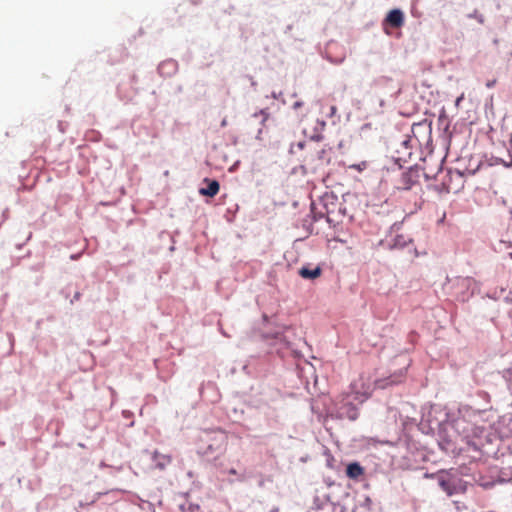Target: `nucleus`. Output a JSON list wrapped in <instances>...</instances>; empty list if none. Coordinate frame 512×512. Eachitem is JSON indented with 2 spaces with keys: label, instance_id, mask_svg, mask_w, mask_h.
Returning <instances> with one entry per match:
<instances>
[{
  "label": "nucleus",
  "instance_id": "f257e3e1",
  "mask_svg": "<svg viewBox=\"0 0 512 512\" xmlns=\"http://www.w3.org/2000/svg\"><path fill=\"white\" fill-rule=\"evenodd\" d=\"M403 375L391 376L387 379H381L373 381L369 373H361L356 379L350 384L351 393L354 395V399L359 402L367 400L375 387L384 389L389 385L398 384L402 382Z\"/></svg>",
  "mask_w": 512,
  "mask_h": 512
},
{
  "label": "nucleus",
  "instance_id": "f03ea898",
  "mask_svg": "<svg viewBox=\"0 0 512 512\" xmlns=\"http://www.w3.org/2000/svg\"><path fill=\"white\" fill-rule=\"evenodd\" d=\"M403 23L404 13L400 9H393L385 17L383 25L385 28L399 29Z\"/></svg>",
  "mask_w": 512,
  "mask_h": 512
},
{
  "label": "nucleus",
  "instance_id": "7ed1b4c3",
  "mask_svg": "<svg viewBox=\"0 0 512 512\" xmlns=\"http://www.w3.org/2000/svg\"><path fill=\"white\" fill-rule=\"evenodd\" d=\"M204 182L208 184L206 188H200L199 194L202 196L214 197L220 190V184L216 180L204 179Z\"/></svg>",
  "mask_w": 512,
  "mask_h": 512
},
{
  "label": "nucleus",
  "instance_id": "20e7f679",
  "mask_svg": "<svg viewBox=\"0 0 512 512\" xmlns=\"http://www.w3.org/2000/svg\"><path fill=\"white\" fill-rule=\"evenodd\" d=\"M417 175L415 172H404L400 178V184L398 188L403 190H409L416 183Z\"/></svg>",
  "mask_w": 512,
  "mask_h": 512
},
{
  "label": "nucleus",
  "instance_id": "39448f33",
  "mask_svg": "<svg viewBox=\"0 0 512 512\" xmlns=\"http://www.w3.org/2000/svg\"><path fill=\"white\" fill-rule=\"evenodd\" d=\"M346 475L350 479H358L364 475V468L357 462H353L347 465Z\"/></svg>",
  "mask_w": 512,
  "mask_h": 512
},
{
  "label": "nucleus",
  "instance_id": "423d86ee",
  "mask_svg": "<svg viewBox=\"0 0 512 512\" xmlns=\"http://www.w3.org/2000/svg\"><path fill=\"white\" fill-rule=\"evenodd\" d=\"M321 272L322 271H321L320 267H316L314 269H309L307 267H302L299 270V275L302 278H305V279H316V278H318L321 275Z\"/></svg>",
  "mask_w": 512,
  "mask_h": 512
},
{
  "label": "nucleus",
  "instance_id": "0eeeda50",
  "mask_svg": "<svg viewBox=\"0 0 512 512\" xmlns=\"http://www.w3.org/2000/svg\"><path fill=\"white\" fill-rule=\"evenodd\" d=\"M411 141L412 140L408 138L401 142V147L404 148V151L402 152L401 150H397V152L399 153L398 159L406 161L407 158L411 156Z\"/></svg>",
  "mask_w": 512,
  "mask_h": 512
},
{
  "label": "nucleus",
  "instance_id": "6e6552de",
  "mask_svg": "<svg viewBox=\"0 0 512 512\" xmlns=\"http://www.w3.org/2000/svg\"><path fill=\"white\" fill-rule=\"evenodd\" d=\"M439 486L441 487V489L443 491L446 492V494L448 496H452L453 494H455L457 492L456 490V485L453 484L451 481L449 480H446V479H443V478H440L439 479Z\"/></svg>",
  "mask_w": 512,
  "mask_h": 512
},
{
  "label": "nucleus",
  "instance_id": "1a4fd4ad",
  "mask_svg": "<svg viewBox=\"0 0 512 512\" xmlns=\"http://www.w3.org/2000/svg\"><path fill=\"white\" fill-rule=\"evenodd\" d=\"M153 459L156 461V465L161 469L171 462L170 456L162 455L158 452H154Z\"/></svg>",
  "mask_w": 512,
  "mask_h": 512
},
{
  "label": "nucleus",
  "instance_id": "9d476101",
  "mask_svg": "<svg viewBox=\"0 0 512 512\" xmlns=\"http://www.w3.org/2000/svg\"><path fill=\"white\" fill-rule=\"evenodd\" d=\"M456 284L460 287L470 289L475 284V280L471 277H458Z\"/></svg>",
  "mask_w": 512,
  "mask_h": 512
},
{
  "label": "nucleus",
  "instance_id": "9b49d317",
  "mask_svg": "<svg viewBox=\"0 0 512 512\" xmlns=\"http://www.w3.org/2000/svg\"><path fill=\"white\" fill-rule=\"evenodd\" d=\"M254 116L261 117V125L265 126V123L268 120L270 114L266 109H262L258 113H255Z\"/></svg>",
  "mask_w": 512,
  "mask_h": 512
},
{
  "label": "nucleus",
  "instance_id": "f8f14e48",
  "mask_svg": "<svg viewBox=\"0 0 512 512\" xmlns=\"http://www.w3.org/2000/svg\"><path fill=\"white\" fill-rule=\"evenodd\" d=\"M358 416L357 409L354 406H351L347 412V417L351 420H355Z\"/></svg>",
  "mask_w": 512,
  "mask_h": 512
},
{
  "label": "nucleus",
  "instance_id": "ddd939ff",
  "mask_svg": "<svg viewBox=\"0 0 512 512\" xmlns=\"http://www.w3.org/2000/svg\"><path fill=\"white\" fill-rule=\"evenodd\" d=\"M367 167V163L364 161L361 164L351 165L350 168L355 169L357 171H362Z\"/></svg>",
  "mask_w": 512,
  "mask_h": 512
},
{
  "label": "nucleus",
  "instance_id": "4468645a",
  "mask_svg": "<svg viewBox=\"0 0 512 512\" xmlns=\"http://www.w3.org/2000/svg\"><path fill=\"white\" fill-rule=\"evenodd\" d=\"M81 297V294L79 292H76L74 295V300H79Z\"/></svg>",
  "mask_w": 512,
  "mask_h": 512
},
{
  "label": "nucleus",
  "instance_id": "2eb2a0df",
  "mask_svg": "<svg viewBox=\"0 0 512 512\" xmlns=\"http://www.w3.org/2000/svg\"><path fill=\"white\" fill-rule=\"evenodd\" d=\"M226 125H227V119H226V118H224V119L222 120V122H221V126H222V127H225Z\"/></svg>",
  "mask_w": 512,
  "mask_h": 512
},
{
  "label": "nucleus",
  "instance_id": "dca6fc26",
  "mask_svg": "<svg viewBox=\"0 0 512 512\" xmlns=\"http://www.w3.org/2000/svg\"><path fill=\"white\" fill-rule=\"evenodd\" d=\"M494 84H495V80H494V81H492V82H488V83H487V87H489V88H490V87H492Z\"/></svg>",
  "mask_w": 512,
  "mask_h": 512
},
{
  "label": "nucleus",
  "instance_id": "f3484780",
  "mask_svg": "<svg viewBox=\"0 0 512 512\" xmlns=\"http://www.w3.org/2000/svg\"><path fill=\"white\" fill-rule=\"evenodd\" d=\"M261 133H262V129H259L258 134H257V139H261Z\"/></svg>",
  "mask_w": 512,
  "mask_h": 512
},
{
  "label": "nucleus",
  "instance_id": "a211bd4d",
  "mask_svg": "<svg viewBox=\"0 0 512 512\" xmlns=\"http://www.w3.org/2000/svg\"><path fill=\"white\" fill-rule=\"evenodd\" d=\"M236 473H237V472H236V470H235V469H231V470L229 471V474H232V475H236Z\"/></svg>",
  "mask_w": 512,
  "mask_h": 512
},
{
  "label": "nucleus",
  "instance_id": "6ab92c4d",
  "mask_svg": "<svg viewBox=\"0 0 512 512\" xmlns=\"http://www.w3.org/2000/svg\"><path fill=\"white\" fill-rule=\"evenodd\" d=\"M301 106V103L300 102H295L294 103V108H297V107H300Z\"/></svg>",
  "mask_w": 512,
  "mask_h": 512
},
{
  "label": "nucleus",
  "instance_id": "aec40b11",
  "mask_svg": "<svg viewBox=\"0 0 512 512\" xmlns=\"http://www.w3.org/2000/svg\"><path fill=\"white\" fill-rule=\"evenodd\" d=\"M508 256L512 259V252L508 253Z\"/></svg>",
  "mask_w": 512,
  "mask_h": 512
}]
</instances>
